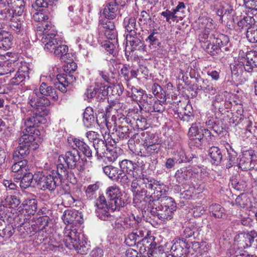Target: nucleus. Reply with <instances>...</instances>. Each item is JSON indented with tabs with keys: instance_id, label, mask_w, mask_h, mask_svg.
<instances>
[{
	"instance_id": "nucleus-7",
	"label": "nucleus",
	"mask_w": 257,
	"mask_h": 257,
	"mask_svg": "<svg viewBox=\"0 0 257 257\" xmlns=\"http://www.w3.org/2000/svg\"><path fill=\"white\" fill-rule=\"evenodd\" d=\"M204 134L209 135L210 132L203 128L200 122H195L189 128L188 135L192 144L199 147L201 145Z\"/></svg>"
},
{
	"instance_id": "nucleus-20",
	"label": "nucleus",
	"mask_w": 257,
	"mask_h": 257,
	"mask_svg": "<svg viewBox=\"0 0 257 257\" xmlns=\"http://www.w3.org/2000/svg\"><path fill=\"white\" fill-rule=\"evenodd\" d=\"M29 69L26 63H21L15 77L11 79V82L13 85H17L22 82L27 77H29Z\"/></svg>"
},
{
	"instance_id": "nucleus-3",
	"label": "nucleus",
	"mask_w": 257,
	"mask_h": 257,
	"mask_svg": "<svg viewBox=\"0 0 257 257\" xmlns=\"http://www.w3.org/2000/svg\"><path fill=\"white\" fill-rule=\"evenodd\" d=\"M73 176V174L71 171L64 167L62 164H58L57 171L53 170L48 175H44L42 172L35 173L34 181L38 188L52 192L60 184L61 180H71Z\"/></svg>"
},
{
	"instance_id": "nucleus-27",
	"label": "nucleus",
	"mask_w": 257,
	"mask_h": 257,
	"mask_svg": "<svg viewBox=\"0 0 257 257\" xmlns=\"http://www.w3.org/2000/svg\"><path fill=\"white\" fill-rule=\"evenodd\" d=\"M37 136L38 132H34V134H31L29 132H26V130H24L23 135L19 139V142L27 146H30L33 150H35L37 148L38 146V144L35 142Z\"/></svg>"
},
{
	"instance_id": "nucleus-55",
	"label": "nucleus",
	"mask_w": 257,
	"mask_h": 257,
	"mask_svg": "<svg viewBox=\"0 0 257 257\" xmlns=\"http://www.w3.org/2000/svg\"><path fill=\"white\" fill-rule=\"evenodd\" d=\"M158 32L153 30L146 39V41L149 43V47L151 49L156 48V46H159V44H160L158 38Z\"/></svg>"
},
{
	"instance_id": "nucleus-28",
	"label": "nucleus",
	"mask_w": 257,
	"mask_h": 257,
	"mask_svg": "<svg viewBox=\"0 0 257 257\" xmlns=\"http://www.w3.org/2000/svg\"><path fill=\"white\" fill-rule=\"evenodd\" d=\"M192 173L189 167H183L178 169L175 173V178L179 184H183L192 176Z\"/></svg>"
},
{
	"instance_id": "nucleus-54",
	"label": "nucleus",
	"mask_w": 257,
	"mask_h": 257,
	"mask_svg": "<svg viewBox=\"0 0 257 257\" xmlns=\"http://www.w3.org/2000/svg\"><path fill=\"white\" fill-rule=\"evenodd\" d=\"M228 148H226L227 153H228V163L227 164V168H230L231 167L234 165L237 162V154L235 152H234L230 146L229 145H227Z\"/></svg>"
},
{
	"instance_id": "nucleus-37",
	"label": "nucleus",
	"mask_w": 257,
	"mask_h": 257,
	"mask_svg": "<svg viewBox=\"0 0 257 257\" xmlns=\"http://www.w3.org/2000/svg\"><path fill=\"white\" fill-rule=\"evenodd\" d=\"M123 25L127 32L126 34L137 35V29L136 28V21L134 18H125L124 19Z\"/></svg>"
},
{
	"instance_id": "nucleus-18",
	"label": "nucleus",
	"mask_w": 257,
	"mask_h": 257,
	"mask_svg": "<svg viewBox=\"0 0 257 257\" xmlns=\"http://www.w3.org/2000/svg\"><path fill=\"white\" fill-rule=\"evenodd\" d=\"M20 16L13 15L10 19L9 27L12 31L17 35L18 37L26 34V29L24 26V22L20 20Z\"/></svg>"
},
{
	"instance_id": "nucleus-56",
	"label": "nucleus",
	"mask_w": 257,
	"mask_h": 257,
	"mask_svg": "<svg viewBox=\"0 0 257 257\" xmlns=\"http://www.w3.org/2000/svg\"><path fill=\"white\" fill-rule=\"evenodd\" d=\"M42 221L44 223V225L41 228L39 232V234L44 236V238H47L52 233V229L48 225V218L45 217L41 219Z\"/></svg>"
},
{
	"instance_id": "nucleus-16",
	"label": "nucleus",
	"mask_w": 257,
	"mask_h": 257,
	"mask_svg": "<svg viewBox=\"0 0 257 257\" xmlns=\"http://www.w3.org/2000/svg\"><path fill=\"white\" fill-rule=\"evenodd\" d=\"M29 103L34 108L39 109L41 107L48 106L50 102L48 98L44 96H42L36 90L30 94Z\"/></svg>"
},
{
	"instance_id": "nucleus-15",
	"label": "nucleus",
	"mask_w": 257,
	"mask_h": 257,
	"mask_svg": "<svg viewBox=\"0 0 257 257\" xmlns=\"http://www.w3.org/2000/svg\"><path fill=\"white\" fill-rule=\"evenodd\" d=\"M99 30H101V27L104 29L103 31L104 35L108 41L117 42V33L114 29L115 26L113 22L105 19L99 20Z\"/></svg>"
},
{
	"instance_id": "nucleus-49",
	"label": "nucleus",
	"mask_w": 257,
	"mask_h": 257,
	"mask_svg": "<svg viewBox=\"0 0 257 257\" xmlns=\"http://www.w3.org/2000/svg\"><path fill=\"white\" fill-rule=\"evenodd\" d=\"M173 154L176 156L175 159L176 160V162L179 164L183 162H189L191 160V158L186 155L184 150L182 148H179L176 151H174Z\"/></svg>"
},
{
	"instance_id": "nucleus-35",
	"label": "nucleus",
	"mask_w": 257,
	"mask_h": 257,
	"mask_svg": "<svg viewBox=\"0 0 257 257\" xmlns=\"http://www.w3.org/2000/svg\"><path fill=\"white\" fill-rule=\"evenodd\" d=\"M95 150V156L98 160L104 158V153L106 151L107 146L105 140L100 139L97 142H94L93 145Z\"/></svg>"
},
{
	"instance_id": "nucleus-42",
	"label": "nucleus",
	"mask_w": 257,
	"mask_h": 257,
	"mask_svg": "<svg viewBox=\"0 0 257 257\" xmlns=\"http://www.w3.org/2000/svg\"><path fill=\"white\" fill-rule=\"evenodd\" d=\"M119 150L117 148H107L106 151L104 153V160L108 162H114L117 159L119 154L117 150Z\"/></svg>"
},
{
	"instance_id": "nucleus-61",
	"label": "nucleus",
	"mask_w": 257,
	"mask_h": 257,
	"mask_svg": "<svg viewBox=\"0 0 257 257\" xmlns=\"http://www.w3.org/2000/svg\"><path fill=\"white\" fill-rule=\"evenodd\" d=\"M117 45V42H114V41H105L102 46L109 54H113Z\"/></svg>"
},
{
	"instance_id": "nucleus-44",
	"label": "nucleus",
	"mask_w": 257,
	"mask_h": 257,
	"mask_svg": "<svg viewBox=\"0 0 257 257\" xmlns=\"http://www.w3.org/2000/svg\"><path fill=\"white\" fill-rule=\"evenodd\" d=\"M209 210L211 215L215 218H221L225 215L224 209L218 204L211 205Z\"/></svg>"
},
{
	"instance_id": "nucleus-43",
	"label": "nucleus",
	"mask_w": 257,
	"mask_h": 257,
	"mask_svg": "<svg viewBox=\"0 0 257 257\" xmlns=\"http://www.w3.org/2000/svg\"><path fill=\"white\" fill-rule=\"evenodd\" d=\"M41 109V111L34 113L38 124L39 123L45 124L49 119V110L46 108H43V107Z\"/></svg>"
},
{
	"instance_id": "nucleus-59",
	"label": "nucleus",
	"mask_w": 257,
	"mask_h": 257,
	"mask_svg": "<svg viewBox=\"0 0 257 257\" xmlns=\"http://www.w3.org/2000/svg\"><path fill=\"white\" fill-rule=\"evenodd\" d=\"M246 37L248 41L251 43H257V28L248 29L246 33Z\"/></svg>"
},
{
	"instance_id": "nucleus-2",
	"label": "nucleus",
	"mask_w": 257,
	"mask_h": 257,
	"mask_svg": "<svg viewBox=\"0 0 257 257\" xmlns=\"http://www.w3.org/2000/svg\"><path fill=\"white\" fill-rule=\"evenodd\" d=\"M212 18L207 16H201L197 22L199 25V29L201 31L199 35V39L206 46V50L211 55L214 52L216 53L222 48L224 51L229 50V38L225 35L214 32L210 35V33L215 28Z\"/></svg>"
},
{
	"instance_id": "nucleus-9",
	"label": "nucleus",
	"mask_w": 257,
	"mask_h": 257,
	"mask_svg": "<svg viewBox=\"0 0 257 257\" xmlns=\"http://www.w3.org/2000/svg\"><path fill=\"white\" fill-rule=\"evenodd\" d=\"M211 10L220 17V21L221 22L223 21L224 16L227 17L228 22L235 23V21H237V17H235L232 14L233 12L232 7L224 2H218Z\"/></svg>"
},
{
	"instance_id": "nucleus-5",
	"label": "nucleus",
	"mask_w": 257,
	"mask_h": 257,
	"mask_svg": "<svg viewBox=\"0 0 257 257\" xmlns=\"http://www.w3.org/2000/svg\"><path fill=\"white\" fill-rule=\"evenodd\" d=\"M150 180L145 177L143 179L132 181L131 189L134 195V204L135 206L138 208H143L146 205L145 204L147 197L146 194L148 185L150 184Z\"/></svg>"
},
{
	"instance_id": "nucleus-64",
	"label": "nucleus",
	"mask_w": 257,
	"mask_h": 257,
	"mask_svg": "<svg viewBox=\"0 0 257 257\" xmlns=\"http://www.w3.org/2000/svg\"><path fill=\"white\" fill-rule=\"evenodd\" d=\"M235 201L236 204L242 208L247 206L248 203L249 202L246 195L244 194L238 196L236 198Z\"/></svg>"
},
{
	"instance_id": "nucleus-10",
	"label": "nucleus",
	"mask_w": 257,
	"mask_h": 257,
	"mask_svg": "<svg viewBox=\"0 0 257 257\" xmlns=\"http://www.w3.org/2000/svg\"><path fill=\"white\" fill-rule=\"evenodd\" d=\"M154 200H150L148 204V207L150 208L151 212L157 216L161 221L164 222L170 220L173 217L174 211L167 209V208L163 207L159 205L160 202Z\"/></svg>"
},
{
	"instance_id": "nucleus-12",
	"label": "nucleus",
	"mask_w": 257,
	"mask_h": 257,
	"mask_svg": "<svg viewBox=\"0 0 257 257\" xmlns=\"http://www.w3.org/2000/svg\"><path fill=\"white\" fill-rule=\"evenodd\" d=\"M61 41L60 38L57 35V32L53 30L52 33L44 35L42 39L45 50L51 54H53Z\"/></svg>"
},
{
	"instance_id": "nucleus-46",
	"label": "nucleus",
	"mask_w": 257,
	"mask_h": 257,
	"mask_svg": "<svg viewBox=\"0 0 257 257\" xmlns=\"http://www.w3.org/2000/svg\"><path fill=\"white\" fill-rule=\"evenodd\" d=\"M126 174L127 175H126L127 177V179H122V181L126 182H128L127 180H128V178H132V181H137L145 178L142 171L140 169L138 165H137L136 168H135V169L132 170Z\"/></svg>"
},
{
	"instance_id": "nucleus-29",
	"label": "nucleus",
	"mask_w": 257,
	"mask_h": 257,
	"mask_svg": "<svg viewBox=\"0 0 257 257\" xmlns=\"http://www.w3.org/2000/svg\"><path fill=\"white\" fill-rule=\"evenodd\" d=\"M103 86V84L100 85L96 84L94 87H90L88 88L86 93L88 99L95 98L97 101L102 99L103 97L105 96L102 95Z\"/></svg>"
},
{
	"instance_id": "nucleus-41",
	"label": "nucleus",
	"mask_w": 257,
	"mask_h": 257,
	"mask_svg": "<svg viewBox=\"0 0 257 257\" xmlns=\"http://www.w3.org/2000/svg\"><path fill=\"white\" fill-rule=\"evenodd\" d=\"M125 39L126 41V46H131L132 48V51H134L137 49V47H140L143 46V44L140 39L138 37L137 35H132L131 34H125Z\"/></svg>"
},
{
	"instance_id": "nucleus-53",
	"label": "nucleus",
	"mask_w": 257,
	"mask_h": 257,
	"mask_svg": "<svg viewBox=\"0 0 257 257\" xmlns=\"http://www.w3.org/2000/svg\"><path fill=\"white\" fill-rule=\"evenodd\" d=\"M145 94V91L140 88H132V92L127 94V96L131 97L132 100L136 101H141Z\"/></svg>"
},
{
	"instance_id": "nucleus-31",
	"label": "nucleus",
	"mask_w": 257,
	"mask_h": 257,
	"mask_svg": "<svg viewBox=\"0 0 257 257\" xmlns=\"http://www.w3.org/2000/svg\"><path fill=\"white\" fill-rule=\"evenodd\" d=\"M38 92L42 96H49L54 100L58 99V95L55 90L52 86H48L45 82L41 84Z\"/></svg>"
},
{
	"instance_id": "nucleus-22",
	"label": "nucleus",
	"mask_w": 257,
	"mask_h": 257,
	"mask_svg": "<svg viewBox=\"0 0 257 257\" xmlns=\"http://www.w3.org/2000/svg\"><path fill=\"white\" fill-rule=\"evenodd\" d=\"M83 122L85 126L87 128L95 126L98 124L96 113H94L93 109L91 107H87L83 113Z\"/></svg>"
},
{
	"instance_id": "nucleus-38",
	"label": "nucleus",
	"mask_w": 257,
	"mask_h": 257,
	"mask_svg": "<svg viewBox=\"0 0 257 257\" xmlns=\"http://www.w3.org/2000/svg\"><path fill=\"white\" fill-rule=\"evenodd\" d=\"M12 166V170L13 172H18L23 174L25 173L28 170L29 166L28 162L26 160L16 161Z\"/></svg>"
},
{
	"instance_id": "nucleus-8",
	"label": "nucleus",
	"mask_w": 257,
	"mask_h": 257,
	"mask_svg": "<svg viewBox=\"0 0 257 257\" xmlns=\"http://www.w3.org/2000/svg\"><path fill=\"white\" fill-rule=\"evenodd\" d=\"M96 207L95 212L97 217L102 220H111L113 217L110 215L109 210L111 204L108 205L106 199L103 195H100L96 200L95 203Z\"/></svg>"
},
{
	"instance_id": "nucleus-4",
	"label": "nucleus",
	"mask_w": 257,
	"mask_h": 257,
	"mask_svg": "<svg viewBox=\"0 0 257 257\" xmlns=\"http://www.w3.org/2000/svg\"><path fill=\"white\" fill-rule=\"evenodd\" d=\"M237 63L234 66L237 73H241L242 68L247 72H251L257 68V51L251 50L244 52L240 50L237 58Z\"/></svg>"
},
{
	"instance_id": "nucleus-21",
	"label": "nucleus",
	"mask_w": 257,
	"mask_h": 257,
	"mask_svg": "<svg viewBox=\"0 0 257 257\" xmlns=\"http://www.w3.org/2000/svg\"><path fill=\"white\" fill-rule=\"evenodd\" d=\"M253 231L248 233L241 232L236 235L234 241L240 248H246L251 245L252 233Z\"/></svg>"
},
{
	"instance_id": "nucleus-26",
	"label": "nucleus",
	"mask_w": 257,
	"mask_h": 257,
	"mask_svg": "<svg viewBox=\"0 0 257 257\" xmlns=\"http://www.w3.org/2000/svg\"><path fill=\"white\" fill-rule=\"evenodd\" d=\"M103 172L110 179L113 180H118L120 179L122 181V179H127V177L125 174L119 173V170L117 168L112 166H106L103 168Z\"/></svg>"
},
{
	"instance_id": "nucleus-6",
	"label": "nucleus",
	"mask_w": 257,
	"mask_h": 257,
	"mask_svg": "<svg viewBox=\"0 0 257 257\" xmlns=\"http://www.w3.org/2000/svg\"><path fill=\"white\" fill-rule=\"evenodd\" d=\"M106 194L109 199L111 204L110 208L112 211L116 210L120 207H123L127 204L122 193L116 185L108 187L106 189Z\"/></svg>"
},
{
	"instance_id": "nucleus-39",
	"label": "nucleus",
	"mask_w": 257,
	"mask_h": 257,
	"mask_svg": "<svg viewBox=\"0 0 257 257\" xmlns=\"http://www.w3.org/2000/svg\"><path fill=\"white\" fill-rule=\"evenodd\" d=\"M209 156L212 164L218 165L221 162L222 155L220 150L217 147H212L208 151Z\"/></svg>"
},
{
	"instance_id": "nucleus-45",
	"label": "nucleus",
	"mask_w": 257,
	"mask_h": 257,
	"mask_svg": "<svg viewBox=\"0 0 257 257\" xmlns=\"http://www.w3.org/2000/svg\"><path fill=\"white\" fill-rule=\"evenodd\" d=\"M237 23L239 28L241 29L246 28L248 29L251 28V26L254 23V19L248 16H241Z\"/></svg>"
},
{
	"instance_id": "nucleus-47",
	"label": "nucleus",
	"mask_w": 257,
	"mask_h": 257,
	"mask_svg": "<svg viewBox=\"0 0 257 257\" xmlns=\"http://www.w3.org/2000/svg\"><path fill=\"white\" fill-rule=\"evenodd\" d=\"M141 220L140 218L137 217V218H136L135 216L132 214L124 218L123 221L124 228H134L137 227L139 224Z\"/></svg>"
},
{
	"instance_id": "nucleus-13",
	"label": "nucleus",
	"mask_w": 257,
	"mask_h": 257,
	"mask_svg": "<svg viewBox=\"0 0 257 257\" xmlns=\"http://www.w3.org/2000/svg\"><path fill=\"white\" fill-rule=\"evenodd\" d=\"M148 186V189L153 192L152 194H154V196L152 195L150 196V200L152 201L154 200V202L158 201V200L161 198L162 196L166 195L167 191V187L166 185L155 180L151 179L150 184Z\"/></svg>"
},
{
	"instance_id": "nucleus-19",
	"label": "nucleus",
	"mask_w": 257,
	"mask_h": 257,
	"mask_svg": "<svg viewBox=\"0 0 257 257\" xmlns=\"http://www.w3.org/2000/svg\"><path fill=\"white\" fill-rule=\"evenodd\" d=\"M136 229L133 231L134 233H136V236L140 242H146L149 243L151 242L150 245L151 247H154L156 245V243H153L152 241L154 240V237L150 236L149 234V231L145 227L139 224Z\"/></svg>"
},
{
	"instance_id": "nucleus-57",
	"label": "nucleus",
	"mask_w": 257,
	"mask_h": 257,
	"mask_svg": "<svg viewBox=\"0 0 257 257\" xmlns=\"http://www.w3.org/2000/svg\"><path fill=\"white\" fill-rule=\"evenodd\" d=\"M20 199L16 196H8L5 199V205L12 208H16L20 204Z\"/></svg>"
},
{
	"instance_id": "nucleus-36",
	"label": "nucleus",
	"mask_w": 257,
	"mask_h": 257,
	"mask_svg": "<svg viewBox=\"0 0 257 257\" xmlns=\"http://www.w3.org/2000/svg\"><path fill=\"white\" fill-rule=\"evenodd\" d=\"M252 156L249 153L244 154L238 163L239 167L243 171H247L253 168L251 166Z\"/></svg>"
},
{
	"instance_id": "nucleus-25",
	"label": "nucleus",
	"mask_w": 257,
	"mask_h": 257,
	"mask_svg": "<svg viewBox=\"0 0 257 257\" xmlns=\"http://www.w3.org/2000/svg\"><path fill=\"white\" fill-rule=\"evenodd\" d=\"M123 91L122 85L118 83L110 85H103L102 93L105 96L112 95L117 98L122 93Z\"/></svg>"
},
{
	"instance_id": "nucleus-34",
	"label": "nucleus",
	"mask_w": 257,
	"mask_h": 257,
	"mask_svg": "<svg viewBox=\"0 0 257 257\" xmlns=\"http://www.w3.org/2000/svg\"><path fill=\"white\" fill-rule=\"evenodd\" d=\"M32 150H33V149L30 146H27L19 142V146L13 155L14 161H18V160H20V156L22 158L26 157L29 154Z\"/></svg>"
},
{
	"instance_id": "nucleus-40",
	"label": "nucleus",
	"mask_w": 257,
	"mask_h": 257,
	"mask_svg": "<svg viewBox=\"0 0 257 257\" xmlns=\"http://www.w3.org/2000/svg\"><path fill=\"white\" fill-rule=\"evenodd\" d=\"M68 50V47L66 45L63 44L61 41L55 49L53 54L59 57L62 60L65 61L67 55H69Z\"/></svg>"
},
{
	"instance_id": "nucleus-60",
	"label": "nucleus",
	"mask_w": 257,
	"mask_h": 257,
	"mask_svg": "<svg viewBox=\"0 0 257 257\" xmlns=\"http://www.w3.org/2000/svg\"><path fill=\"white\" fill-rule=\"evenodd\" d=\"M33 19L35 21L40 22L41 25L46 21L48 20L49 17L47 15L39 10L33 14Z\"/></svg>"
},
{
	"instance_id": "nucleus-14",
	"label": "nucleus",
	"mask_w": 257,
	"mask_h": 257,
	"mask_svg": "<svg viewBox=\"0 0 257 257\" xmlns=\"http://www.w3.org/2000/svg\"><path fill=\"white\" fill-rule=\"evenodd\" d=\"M186 6L183 2H178V4L175 9L172 11L166 10L160 13L162 16L166 18V21L171 24L172 20L174 22L177 18H182L181 14H183L185 12Z\"/></svg>"
},
{
	"instance_id": "nucleus-58",
	"label": "nucleus",
	"mask_w": 257,
	"mask_h": 257,
	"mask_svg": "<svg viewBox=\"0 0 257 257\" xmlns=\"http://www.w3.org/2000/svg\"><path fill=\"white\" fill-rule=\"evenodd\" d=\"M244 5L246 8L250 11L248 12L250 13L254 16H257V0H243Z\"/></svg>"
},
{
	"instance_id": "nucleus-50",
	"label": "nucleus",
	"mask_w": 257,
	"mask_h": 257,
	"mask_svg": "<svg viewBox=\"0 0 257 257\" xmlns=\"http://www.w3.org/2000/svg\"><path fill=\"white\" fill-rule=\"evenodd\" d=\"M119 167L121 171L127 174L130 171L137 167V164L128 160H123L119 162Z\"/></svg>"
},
{
	"instance_id": "nucleus-11",
	"label": "nucleus",
	"mask_w": 257,
	"mask_h": 257,
	"mask_svg": "<svg viewBox=\"0 0 257 257\" xmlns=\"http://www.w3.org/2000/svg\"><path fill=\"white\" fill-rule=\"evenodd\" d=\"M80 155L76 149L67 151L64 155L59 156L58 158V164H62L65 163L69 169H74L77 166L78 162L80 161ZM65 167L64 166H63Z\"/></svg>"
},
{
	"instance_id": "nucleus-32",
	"label": "nucleus",
	"mask_w": 257,
	"mask_h": 257,
	"mask_svg": "<svg viewBox=\"0 0 257 257\" xmlns=\"http://www.w3.org/2000/svg\"><path fill=\"white\" fill-rule=\"evenodd\" d=\"M176 114L177 117L184 121L189 122L192 121L194 118L192 107L189 104L186 105L183 112H177Z\"/></svg>"
},
{
	"instance_id": "nucleus-51",
	"label": "nucleus",
	"mask_w": 257,
	"mask_h": 257,
	"mask_svg": "<svg viewBox=\"0 0 257 257\" xmlns=\"http://www.w3.org/2000/svg\"><path fill=\"white\" fill-rule=\"evenodd\" d=\"M160 206L167 208L173 211L176 210V205L172 198L168 196H164L161 199Z\"/></svg>"
},
{
	"instance_id": "nucleus-17",
	"label": "nucleus",
	"mask_w": 257,
	"mask_h": 257,
	"mask_svg": "<svg viewBox=\"0 0 257 257\" xmlns=\"http://www.w3.org/2000/svg\"><path fill=\"white\" fill-rule=\"evenodd\" d=\"M75 80V78L71 74H59L57 75V78L55 80L54 85L56 89L62 92H65L67 91V87L73 83Z\"/></svg>"
},
{
	"instance_id": "nucleus-63",
	"label": "nucleus",
	"mask_w": 257,
	"mask_h": 257,
	"mask_svg": "<svg viewBox=\"0 0 257 257\" xmlns=\"http://www.w3.org/2000/svg\"><path fill=\"white\" fill-rule=\"evenodd\" d=\"M128 128H127V126H123L118 127L116 130V135L119 139H126L128 137Z\"/></svg>"
},
{
	"instance_id": "nucleus-1",
	"label": "nucleus",
	"mask_w": 257,
	"mask_h": 257,
	"mask_svg": "<svg viewBox=\"0 0 257 257\" xmlns=\"http://www.w3.org/2000/svg\"><path fill=\"white\" fill-rule=\"evenodd\" d=\"M62 219L68 225L64 230L63 241L66 246L70 249H74L81 254L87 253L90 245L87 243L83 235L78 232L74 227L83 223V215L77 210L67 209L65 210Z\"/></svg>"
},
{
	"instance_id": "nucleus-23",
	"label": "nucleus",
	"mask_w": 257,
	"mask_h": 257,
	"mask_svg": "<svg viewBox=\"0 0 257 257\" xmlns=\"http://www.w3.org/2000/svg\"><path fill=\"white\" fill-rule=\"evenodd\" d=\"M24 209L29 215H34L37 209V201L35 196L31 194H29L22 203Z\"/></svg>"
},
{
	"instance_id": "nucleus-62",
	"label": "nucleus",
	"mask_w": 257,
	"mask_h": 257,
	"mask_svg": "<svg viewBox=\"0 0 257 257\" xmlns=\"http://www.w3.org/2000/svg\"><path fill=\"white\" fill-rule=\"evenodd\" d=\"M139 242L140 241L136 236V233H134L133 232L130 233L125 239V244L130 246L135 245L137 243Z\"/></svg>"
},
{
	"instance_id": "nucleus-48",
	"label": "nucleus",
	"mask_w": 257,
	"mask_h": 257,
	"mask_svg": "<svg viewBox=\"0 0 257 257\" xmlns=\"http://www.w3.org/2000/svg\"><path fill=\"white\" fill-rule=\"evenodd\" d=\"M24 174L19 185L22 189H25L30 187L33 180H34V175L27 172Z\"/></svg>"
},
{
	"instance_id": "nucleus-52",
	"label": "nucleus",
	"mask_w": 257,
	"mask_h": 257,
	"mask_svg": "<svg viewBox=\"0 0 257 257\" xmlns=\"http://www.w3.org/2000/svg\"><path fill=\"white\" fill-rule=\"evenodd\" d=\"M25 6L24 0H15L12 7L13 14L14 15H22L24 11Z\"/></svg>"
},
{
	"instance_id": "nucleus-33",
	"label": "nucleus",
	"mask_w": 257,
	"mask_h": 257,
	"mask_svg": "<svg viewBox=\"0 0 257 257\" xmlns=\"http://www.w3.org/2000/svg\"><path fill=\"white\" fill-rule=\"evenodd\" d=\"M73 142L76 147L81 151L85 156L87 158H91L92 157L91 149L83 140L75 138L73 139Z\"/></svg>"
},
{
	"instance_id": "nucleus-24",
	"label": "nucleus",
	"mask_w": 257,
	"mask_h": 257,
	"mask_svg": "<svg viewBox=\"0 0 257 257\" xmlns=\"http://www.w3.org/2000/svg\"><path fill=\"white\" fill-rule=\"evenodd\" d=\"M119 13L118 7L110 3L103 9L100 20L105 19L110 21L114 19Z\"/></svg>"
},
{
	"instance_id": "nucleus-30",
	"label": "nucleus",
	"mask_w": 257,
	"mask_h": 257,
	"mask_svg": "<svg viewBox=\"0 0 257 257\" xmlns=\"http://www.w3.org/2000/svg\"><path fill=\"white\" fill-rule=\"evenodd\" d=\"M23 121L26 127L24 130H26V132H29L31 134H34V132H38V131L36 128V127L38 125V123L34 113L26 117L23 119Z\"/></svg>"
}]
</instances>
